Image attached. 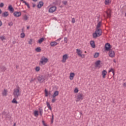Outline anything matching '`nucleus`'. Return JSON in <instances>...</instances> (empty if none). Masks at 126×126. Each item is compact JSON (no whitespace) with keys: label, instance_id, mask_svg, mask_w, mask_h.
<instances>
[{"label":"nucleus","instance_id":"obj_1","mask_svg":"<svg viewBox=\"0 0 126 126\" xmlns=\"http://www.w3.org/2000/svg\"><path fill=\"white\" fill-rule=\"evenodd\" d=\"M19 90H20V87L18 86H17V88L14 89L13 90L14 92L13 94L14 97L16 99H18V97L20 96V91H19Z\"/></svg>","mask_w":126,"mask_h":126},{"label":"nucleus","instance_id":"obj_2","mask_svg":"<svg viewBox=\"0 0 126 126\" xmlns=\"http://www.w3.org/2000/svg\"><path fill=\"white\" fill-rule=\"evenodd\" d=\"M48 58L43 56L40 59V64H45V63H48Z\"/></svg>","mask_w":126,"mask_h":126},{"label":"nucleus","instance_id":"obj_3","mask_svg":"<svg viewBox=\"0 0 126 126\" xmlns=\"http://www.w3.org/2000/svg\"><path fill=\"white\" fill-rule=\"evenodd\" d=\"M77 100L76 101H80V100H83L84 98V95L82 94L79 93L76 96Z\"/></svg>","mask_w":126,"mask_h":126},{"label":"nucleus","instance_id":"obj_4","mask_svg":"<svg viewBox=\"0 0 126 126\" xmlns=\"http://www.w3.org/2000/svg\"><path fill=\"white\" fill-rule=\"evenodd\" d=\"M56 10L57 6H52L49 9L48 12H49V13H54V12H55V11H56Z\"/></svg>","mask_w":126,"mask_h":126},{"label":"nucleus","instance_id":"obj_5","mask_svg":"<svg viewBox=\"0 0 126 126\" xmlns=\"http://www.w3.org/2000/svg\"><path fill=\"white\" fill-rule=\"evenodd\" d=\"M76 53L79 56V57H80L81 58H82L83 59L85 57V55L84 54L82 55V51L80 49H76Z\"/></svg>","mask_w":126,"mask_h":126},{"label":"nucleus","instance_id":"obj_6","mask_svg":"<svg viewBox=\"0 0 126 126\" xmlns=\"http://www.w3.org/2000/svg\"><path fill=\"white\" fill-rule=\"evenodd\" d=\"M108 52L109 57H110V58H114L115 56H116V54H115V51H114L112 49L108 50Z\"/></svg>","mask_w":126,"mask_h":126},{"label":"nucleus","instance_id":"obj_7","mask_svg":"<svg viewBox=\"0 0 126 126\" xmlns=\"http://www.w3.org/2000/svg\"><path fill=\"white\" fill-rule=\"evenodd\" d=\"M37 80L40 83L45 81V77L44 76L40 75L37 77Z\"/></svg>","mask_w":126,"mask_h":126},{"label":"nucleus","instance_id":"obj_8","mask_svg":"<svg viewBox=\"0 0 126 126\" xmlns=\"http://www.w3.org/2000/svg\"><path fill=\"white\" fill-rule=\"evenodd\" d=\"M111 44H110V43H106L105 45V51H110V50H111Z\"/></svg>","mask_w":126,"mask_h":126},{"label":"nucleus","instance_id":"obj_9","mask_svg":"<svg viewBox=\"0 0 126 126\" xmlns=\"http://www.w3.org/2000/svg\"><path fill=\"white\" fill-rule=\"evenodd\" d=\"M105 13L107 14V18H111V16H112V11H111L110 9H108L107 11L105 12Z\"/></svg>","mask_w":126,"mask_h":126},{"label":"nucleus","instance_id":"obj_10","mask_svg":"<svg viewBox=\"0 0 126 126\" xmlns=\"http://www.w3.org/2000/svg\"><path fill=\"white\" fill-rule=\"evenodd\" d=\"M13 15L15 17H19L21 16V12L15 11L13 13Z\"/></svg>","mask_w":126,"mask_h":126},{"label":"nucleus","instance_id":"obj_11","mask_svg":"<svg viewBox=\"0 0 126 126\" xmlns=\"http://www.w3.org/2000/svg\"><path fill=\"white\" fill-rule=\"evenodd\" d=\"M95 32L98 35V36H101L102 35V30L99 29H96Z\"/></svg>","mask_w":126,"mask_h":126},{"label":"nucleus","instance_id":"obj_12","mask_svg":"<svg viewBox=\"0 0 126 126\" xmlns=\"http://www.w3.org/2000/svg\"><path fill=\"white\" fill-rule=\"evenodd\" d=\"M68 57H67V54H65L63 56V63H65L66 62V59H68Z\"/></svg>","mask_w":126,"mask_h":126},{"label":"nucleus","instance_id":"obj_13","mask_svg":"<svg viewBox=\"0 0 126 126\" xmlns=\"http://www.w3.org/2000/svg\"><path fill=\"white\" fill-rule=\"evenodd\" d=\"M8 9L9 10V11H10V12H11V13H13V12L14 11V9L13 7H12V5H9L8 6Z\"/></svg>","mask_w":126,"mask_h":126},{"label":"nucleus","instance_id":"obj_14","mask_svg":"<svg viewBox=\"0 0 126 126\" xmlns=\"http://www.w3.org/2000/svg\"><path fill=\"white\" fill-rule=\"evenodd\" d=\"M44 5V2L43 1H40L37 5L38 8H41Z\"/></svg>","mask_w":126,"mask_h":126},{"label":"nucleus","instance_id":"obj_15","mask_svg":"<svg viewBox=\"0 0 126 126\" xmlns=\"http://www.w3.org/2000/svg\"><path fill=\"white\" fill-rule=\"evenodd\" d=\"M101 74L102 75V77L103 78H105L106 75H107V71H106V70H103L101 72Z\"/></svg>","mask_w":126,"mask_h":126},{"label":"nucleus","instance_id":"obj_16","mask_svg":"<svg viewBox=\"0 0 126 126\" xmlns=\"http://www.w3.org/2000/svg\"><path fill=\"white\" fill-rule=\"evenodd\" d=\"M58 44V42H57L56 41H53L50 43V46L51 47H56V46H57Z\"/></svg>","mask_w":126,"mask_h":126},{"label":"nucleus","instance_id":"obj_17","mask_svg":"<svg viewBox=\"0 0 126 126\" xmlns=\"http://www.w3.org/2000/svg\"><path fill=\"white\" fill-rule=\"evenodd\" d=\"M59 95V91H56L54 94L52 95V97L53 98H56V97H57V96Z\"/></svg>","mask_w":126,"mask_h":126},{"label":"nucleus","instance_id":"obj_18","mask_svg":"<svg viewBox=\"0 0 126 126\" xmlns=\"http://www.w3.org/2000/svg\"><path fill=\"white\" fill-rule=\"evenodd\" d=\"M9 14H8V12H4L2 13V17H7Z\"/></svg>","mask_w":126,"mask_h":126},{"label":"nucleus","instance_id":"obj_19","mask_svg":"<svg viewBox=\"0 0 126 126\" xmlns=\"http://www.w3.org/2000/svg\"><path fill=\"white\" fill-rule=\"evenodd\" d=\"M90 44L91 45V47H92V48H95L96 45H95V42H94V41L92 40L90 41Z\"/></svg>","mask_w":126,"mask_h":126},{"label":"nucleus","instance_id":"obj_20","mask_svg":"<svg viewBox=\"0 0 126 126\" xmlns=\"http://www.w3.org/2000/svg\"><path fill=\"white\" fill-rule=\"evenodd\" d=\"M23 19L24 21H26L27 20H28L29 19V17H28V16L27 15H24L23 17Z\"/></svg>","mask_w":126,"mask_h":126},{"label":"nucleus","instance_id":"obj_21","mask_svg":"<svg viewBox=\"0 0 126 126\" xmlns=\"http://www.w3.org/2000/svg\"><path fill=\"white\" fill-rule=\"evenodd\" d=\"M74 75H75L74 73H71L70 74L69 78H70V80H73V78L74 77Z\"/></svg>","mask_w":126,"mask_h":126},{"label":"nucleus","instance_id":"obj_22","mask_svg":"<svg viewBox=\"0 0 126 126\" xmlns=\"http://www.w3.org/2000/svg\"><path fill=\"white\" fill-rule=\"evenodd\" d=\"M100 63H101V61H100V60L96 61L95 63V67H98V66H99V65H100Z\"/></svg>","mask_w":126,"mask_h":126},{"label":"nucleus","instance_id":"obj_23","mask_svg":"<svg viewBox=\"0 0 126 126\" xmlns=\"http://www.w3.org/2000/svg\"><path fill=\"white\" fill-rule=\"evenodd\" d=\"M7 94V90L4 89V91L2 93V95H3V96H6Z\"/></svg>","mask_w":126,"mask_h":126},{"label":"nucleus","instance_id":"obj_24","mask_svg":"<svg viewBox=\"0 0 126 126\" xmlns=\"http://www.w3.org/2000/svg\"><path fill=\"white\" fill-rule=\"evenodd\" d=\"M44 40H45V37L41 38L38 40V43L39 44H42L43 42L44 41Z\"/></svg>","mask_w":126,"mask_h":126},{"label":"nucleus","instance_id":"obj_25","mask_svg":"<svg viewBox=\"0 0 126 126\" xmlns=\"http://www.w3.org/2000/svg\"><path fill=\"white\" fill-rule=\"evenodd\" d=\"M93 38H94V39H96L97 37H100L95 32H94V33H93Z\"/></svg>","mask_w":126,"mask_h":126},{"label":"nucleus","instance_id":"obj_26","mask_svg":"<svg viewBox=\"0 0 126 126\" xmlns=\"http://www.w3.org/2000/svg\"><path fill=\"white\" fill-rule=\"evenodd\" d=\"M0 68L1 69V71H5V70H6V67L4 66H1Z\"/></svg>","mask_w":126,"mask_h":126},{"label":"nucleus","instance_id":"obj_27","mask_svg":"<svg viewBox=\"0 0 126 126\" xmlns=\"http://www.w3.org/2000/svg\"><path fill=\"white\" fill-rule=\"evenodd\" d=\"M39 111L40 115L42 116V115H43V109L42 108V107H40L39 108Z\"/></svg>","mask_w":126,"mask_h":126},{"label":"nucleus","instance_id":"obj_28","mask_svg":"<svg viewBox=\"0 0 126 126\" xmlns=\"http://www.w3.org/2000/svg\"><path fill=\"white\" fill-rule=\"evenodd\" d=\"M12 103H13V104H18V102L16 101V98L15 97L14 98H13L12 101Z\"/></svg>","mask_w":126,"mask_h":126},{"label":"nucleus","instance_id":"obj_29","mask_svg":"<svg viewBox=\"0 0 126 126\" xmlns=\"http://www.w3.org/2000/svg\"><path fill=\"white\" fill-rule=\"evenodd\" d=\"M108 72H112L113 76L115 75V70H114V69H113L112 68H111L108 71Z\"/></svg>","mask_w":126,"mask_h":126},{"label":"nucleus","instance_id":"obj_30","mask_svg":"<svg viewBox=\"0 0 126 126\" xmlns=\"http://www.w3.org/2000/svg\"><path fill=\"white\" fill-rule=\"evenodd\" d=\"M101 22H99L97 23V26H96V29H99V28H100V27H101Z\"/></svg>","mask_w":126,"mask_h":126},{"label":"nucleus","instance_id":"obj_31","mask_svg":"<svg viewBox=\"0 0 126 126\" xmlns=\"http://www.w3.org/2000/svg\"><path fill=\"white\" fill-rule=\"evenodd\" d=\"M34 115L35 117H37L38 116H39V114L38 113V111L35 110L34 111Z\"/></svg>","mask_w":126,"mask_h":126},{"label":"nucleus","instance_id":"obj_32","mask_svg":"<svg viewBox=\"0 0 126 126\" xmlns=\"http://www.w3.org/2000/svg\"><path fill=\"white\" fill-rule=\"evenodd\" d=\"M41 48L40 47H37L35 49V51L36 52H37V53H40V52H41Z\"/></svg>","mask_w":126,"mask_h":126},{"label":"nucleus","instance_id":"obj_33","mask_svg":"<svg viewBox=\"0 0 126 126\" xmlns=\"http://www.w3.org/2000/svg\"><path fill=\"white\" fill-rule=\"evenodd\" d=\"M23 3H25V4L28 6V8H30V6L29 5V3H27L25 1H23Z\"/></svg>","mask_w":126,"mask_h":126},{"label":"nucleus","instance_id":"obj_34","mask_svg":"<svg viewBox=\"0 0 126 126\" xmlns=\"http://www.w3.org/2000/svg\"><path fill=\"white\" fill-rule=\"evenodd\" d=\"M99 53L96 52V53H95L94 54V58H98V57H99Z\"/></svg>","mask_w":126,"mask_h":126},{"label":"nucleus","instance_id":"obj_35","mask_svg":"<svg viewBox=\"0 0 126 126\" xmlns=\"http://www.w3.org/2000/svg\"><path fill=\"white\" fill-rule=\"evenodd\" d=\"M32 42H33V39L32 38L30 39V40L29 41V44L30 45H32Z\"/></svg>","mask_w":126,"mask_h":126},{"label":"nucleus","instance_id":"obj_36","mask_svg":"<svg viewBox=\"0 0 126 126\" xmlns=\"http://www.w3.org/2000/svg\"><path fill=\"white\" fill-rule=\"evenodd\" d=\"M24 37H25V33L24 32L21 33V38H24Z\"/></svg>","mask_w":126,"mask_h":126},{"label":"nucleus","instance_id":"obj_37","mask_svg":"<svg viewBox=\"0 0 126 126\" xmlns=\"http://www.w3.org/2000/svg\"><path fill=\"white\" fill-rule=\"evenodd\" d=\"M45 97H48V91L47 89L45 90Z\"/></svg>","mask_w":126,"mask_h":126},{"label":"nucleus","instance_id":"obj_38","mask_svg":"<svg viewBox=\"0 0 126 126\" xmlns=\"http://www.w3.org/2000/svg\"><path fill=\"white\" fill-rule=\"evenodd\" d=\"M0 39L2 40L3 41V40H5V37H4V36H0Z\"/></svg>","mask_w":126,"mask_h":126},{"label":"nucleus","instance_id":"obj_39","mask_svg":"<svg viewBox=\"0 0 126 126\" xmlns=\"http://www.w3.org/2000/svg\"><path fill=\"white\" fill-rule=\"evenodd\" d=\"M110 2V0H105V4L107 5V4H109V3Z\"/></svg>","mask_w":126,"mask_h":126},{"label":"nucleus","instance_id":"obj_40","mask_svg":"<svg viewBox=\"0 0 126 126\" xmlns=\"http://www.w3.org/2000/svg\"><path fill=\"white\" fill-rule=\"evenodd\" d=\"M35 70L36 71H40V67L37 66L35 67Z\"/></svg>","mask_w":126,"mask_h":126},{"label":"nucleus","instance_id":"obj_41","mask_svg":"<svg viewBox=\"0 0 126 126\" xmlns=\"http://www.w3.org/2000/svg\"><path fill=\"white\" fill-rule=\"evenodd\" d=\"M54 123V114L52 115V119H51V124Z\"/></svg>","mask_w":126,"mask_h":126},{"label":"nucleus","instance_id":"obj_42","mask_svg":"<svg viewBox=\"0 0 126 126\" xmlns=\"http://www.w3.org/2000/svg\"><path fill=\"white\" fill-rule=\"evenodd\" d=\"M71 22H72V23H75V19L74 18H73L72 19V21H71Z\"/></svg>","mask_w":126,"mask_h":126},{"label":"nucleus","instance_id":"obj_43","mask_svg":"<svg viewBox=\"0 0 126 126\" xmlns=\"http://www.w3.org/2000/svg\"><path fill=\"white\" fill-rule=\"evenodd\" d=\"M63 4L64 5H66V4L67 3V1H63Z\"/></svg>","mask_w":126,"mask_h":126},{"label":"nucleus","instance_id":"obj_44","mask_svg":"<svg viewBox=\"0 0 126 126\" xmlns=\"http://www.w3.org/2000/svg\"><path fill=\"white\" fill-rule=\"evenodd\" d=\"M64 42L65 43H67V37H64Z\"/></svg>","mask_w":126,"mask_h":126},{"label":"nucleus","instance_id":"obj_45","mask_svg":"<svg viewBox=\"0 0 126 126\" xmlns=\"http://www.w3.org/2000/svg\"><path fill=\"white\" fill-rule=\"evenodd\" d=\"M56 100L57 99H56V98H53L52 100V103H55V102H56Z\"/></svg>","mask_w":126,"mask_h":126},{"label":"nucleus","instance_id":"obj_46","mask_svg":"<svg viewBox=\"0 0 126 126\" xmlns=\"http://www.w3.org/2000/svg\"><path fill=\"white\" fill-rule=\"evenodd\" d=\"M4 6V4H3V3H0V7H3V6Z\"/></svg>","mask_w":126,"mask_h":126},{"label":"nucleus","instance_id":"obj_47","mask_svg":"<svg viewBox=\"0 0 126 126\" xmlns=\"http://www.w3.org/2000/svg\"><path fill=\"white\" fill-rule=\"evenodd\" d=\"M74 93H78V89H77V88L75 89Z\"/></svg>","mask_w":126,"mask_h":126},{"label":"nucleus","instance_id":"obj_48","mask_svg":"<svg viewBox=\"0 0 126 126\" xmlns=\"http://www.w3.org/2000/svg\"><path fill=\"white\" fill-rule=\"evenodd\" d=\"M42 124L44 126H48V125H46V123H45V121H42Z\"/></svg>","mask_w":126,"mask_h":126},{"label":"nucleus","instance_id":"obj_49","mask_svg":"<svg viewBox=\"0 0 126 126\" xmlns=\"http://www.w3.org/2000/svg\"><path fill=\"white\" fill-rule=\"evenodd\" d=\"M9 26H12L13 25V23L12 22H10L8 23Z\"/></svg>","mask_w":126,"mask_h":126},{"label":"nucleus","instance_id":"obj_50","mask_svg":"<svg viewBox=\"0 0 126 126\" xmlns=\"http://www.w3.org/2000/svg\"><path fill=\"white\" fill-rule=\"evenodd\" d=\"M35 79H35V78H34V79H32L31 80L30 82H31V83L34 82V81H35Z\"/></svg>","mask_w":126,"mask_h":126},{"label":"nucleus","instance_id":"obj_51","mask_svg":"<svg viewBox=\"0 0 126 126\" xmlns=\"http://www.w3.org/2000/svg\"><path fill=\"white\" fill-rule=\"evenodd\" d=\"M46 105H47V107H49V106H50V103H49V102L47 101L46 102Z\"/></svg>","mask_w":126,"mask_h":126},{"label":"nucleus","instance_id":"obj_52","mask_svg":"<svg viewBox=\"0 0 126 126\" xmlns=\"http://www.w3.org/2000/svg\"><path fill=\"white\" fill-rule=\"evenodd\" d=\"M47 108H48V109H49L50 111H52V107L51 106V105H49V106H48Z\"/></svg>","mask_w":126,"mask_h":126},{"label":"nucleus","instance_id":"obj_53","mask_svg":"<svg viewBox=\"0 0 126 126\" xmlns=\"http://www.w3.org/2000/svg\"><path fill=\"white\" fill-rule=\"evenodd\" d=\"M123 87H124L125 88H126V83H124L123 84Z\"/></svg>","mask_w":126,"mask_h":126},{"label":"nucleus","instance_id":"obj_54","mask_svg":"<svg viewBox=\"0 0 126 126\" xmlns=\"http://www.w3.org/2000/svg\"><path fill=\"white\" fill-rule=\"evenodd\" d=\"M36 7V4H34V3H32V7Z\"/></svg>","mask_w":126,"mask_h":126},{"label":"nucleus","instance_id":"obj_55","mask_svg":"<svg viewBox=\"0 0 126 126\" xmlns=\"http://www.w3.org/2000/svg\"><path fill=\"white\" fill-rule=\"evenodd\" d=\"M16 69H18V68H19V65H16Z\"/></svg>","mask_w":126,"mask_h":126},{"label":"nucleus","instance_id":"obj_56","mask_svg":"<svg viewBox=\"0 0 126 126\" xmlns=\"http://www.w3.org/2000/svg\"><path fill=\"white\" fill-rule=\"evenodd\" d=\"M1 25H2V23L1 22V21H0V26H1Z\"/></svg>","mask_w":126,"mask_h":126},{"label":"nucleus","instance_id":"obj_57","mask_svg":"<svg viewBox=\"0 0 126 126\" xmlns=\"http://www.w3.org/2000/svg\"><path fill=\"white\" fill-rule=\"evenodd\" d=\"M12 43H13V44H14L16 43V41H14L12 42Z\"/></svg>","mask_w":126,"mask_h":126},{"label":"nucleus","instance_id":"obj_58","mask_svg":"<svg viewBox=\"0 0 126 126\" xmlns=\"http://www.w3.org/2000/svg\"><path fill=\"white\" fill-rule=\"evenodd\" d=\"M113 62H114V63H117V62L116 61V60H113Z\"/></svg>","mask_w":126,"mask_h":126},{"label":"nucleus","instance_id":"obj_59","mask_svg":"<svg viewBox=\"0 0 126 126\" xmlns=\"http://www.w3.org/2000/svg\"><path fill=\"white\" fill-rule=\"evenodd\" d=\"M1 12H2L1 9H0V14H1Z\"/></svg>","mask_w":126,"mask_h":126},{"label":"nucleus","instance_id":"obj_60","mask_svg":"<svg viewBox=\"0 0 126 126\" xmlns=\"http://www.w3.org/2000/svg\"><path fill=\"white\" fill-rule=\"evenodd\" d=\"M13 126H16V123H14Z\"/></svg>","mask_w":126,"mask_h":126},{"label":"nucleus","instance_id":"obj_61","mask_svg":"<svg viewBox=\"0 0 126 126\" xmlns=\"http://www.w3.org/2000/svg\"><path fill=\"white\" fill-rule=\"evenodd\" d=\"M29 28H30V27H27V29H29Z\"/></svg>","mask_w":126,"mask_h":126},{"label":"nucleus","instance_id":"obj_62","mask_svg":"<svg viewBox=\"0 0 126 126\" xmlns=\"http://www.w3.org/2000/svg\"><path fill=\"white\" fill-rule=\"evenodd\" d=\"M33 0V1H37V0Z\"/></svg>","mask_w":126,"mask_h":126},{"label":"nucleus","instance_id":"obj_63","mask_svg":"<svg viewBox=\"0 0 126 126\" xmlns=\"http://www.w3.org/2000/svg\"><path fill=\"white\" fill-rule=\"evenodd\" d=\"M61 38H59V39L57 40V41H60V40H61Z\"/></svg>","mask_w":126,"mask_h":126},{"label":"nucleus","instance_id":"obj_64","mask_svg":"<svg viewBox=\"0 0 126 126\" xmlns=\"http://www.w3.org/2000/svg\"><path fill=\"white\" fill-rule=\"evenodd\" d=\"M80 114L81 115H82V112H80Z\"/></svg>","mask_w":126,"mask_h":126}]
</instances>
